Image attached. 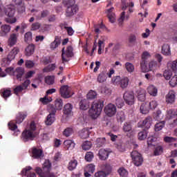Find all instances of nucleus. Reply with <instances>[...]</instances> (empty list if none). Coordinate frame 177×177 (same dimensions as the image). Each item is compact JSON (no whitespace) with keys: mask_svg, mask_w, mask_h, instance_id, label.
Wrapping results in <instances>:
<instances>
[{"mask_svg":"<svg viewBox=\"0 0 177 177\" xmlns=\"http://www.w3.org/2000/svg\"><path fill=\"white\" fill-rule=\"evenodd\" d=\"M28 116V114L26 112H19L17 113L16 117V124H20L23 123L25 118Z\"/></svg>","mask_w":177,"mask_h":177,"instance_id":"17","label":"nucleus"},{"mask_svg":"<svg viewBox=\"0 0 177 177\" xmlns=\"http://www.w3.org/2000/svg\"><path fill=\"white\" fill-rule=\"evenodd\" d=\"M129 79L127 77H124L123 78L121 79V81L120 83V87L122 89H125L126 88H127L129 85Z\"/></svg>","mask_w":177,"mask_h":177,"instance_id":"31","label":"nucleus"},{"mask_svg":"<svg viewBox=\"0 0 177 177\" xmlns=\"http://www.w3.org/2000/svg\"><path fill=\"white\" fill-rule=\"evenodd\" d=\"M122 130L124 133H130L132 131V124L130 122H124Z\"/></svg>","mask_w":177,"mask_h":177,"instance_id":"30","label":"nucleus"},{"mask_svg":"<svg viewBox=\"0 0 177 177\" xmlns=\"http://www.w3.org/2000/svg\"><path fill=\"white\" fill-rule=\"evenodd\" d=\"M169 84L171 86V88H174L177 85V75H175L174 77H172L169 82Z\"/></svg>","mask_w":177,"mask_h":177,"instance_id":"55","label":"nucleus"},{"mask_svg":"<svg viewBox=\"0 0 177 177\" xmlns=\"http://www.w3.org/2000/svg\"><path fill=\"white\" fill-rule=\"evenodd\" d=\"M161 53L164 55H170L171 53V48L169 45V44L162 45L161 48Z\"/></svg>","mask_w":177,"mask_h":177,"instance_id":"25","label":"nucleus"},{"mask_svg":"<svg viewBox=\"0 0 177 177\" xmlns=\"http://www.w3.org/2000/svg\"><path fill=\"white\" fill-rule=\"evenodd\" d=\"M60 40L59 39H57V37L55 38V41H53L50 45V48L52 50L55 49L56 48L58 47V46L60 44Z\"/></svg>","mask_w":177,"mask_h":177,"instance_id":"52","label":"nucleus"},{"mask_svg":"<svg viewBox=\"0 0 177 177\" xmlns=\"http://www.w3.org/2000/svg\"><path fill=\"white\" fill-rule=\"evenodd\" d=\"M32 167L28 166L24 169L21 171L23 176L26 177H36V174L34 171H31Z\"/></svg>","mask_w":177,"mask_h":177,"instance_id":"16","label":"nucleus"},{"mask_svg":"<svg viewBox=\"0 0 177 177\" xmlns=\"http://www.w3.org/2000/svg\"><path fill=\"white\" fill-rule=\"evenodd\" d=\"M55 121V115L52 114H48L45 120V124L46 126H51Z\"/></svg>","mask_w":177,"mask_h":177,"instance_id":"22","label":"nucleus"},{"mask_svg":"<svg viewBox=\"0 0 177 177\" xmlns=\"http://www.w3.org/2000/svg\"><path fill=\"white\" fill-rule=\"evenodd\" d=\"M115 104L118 106V109H122L123 106L124 105V102L121 97H118L115 100Z\"/></svg>","mask_w":177,"mask_h":177,"instance_id":"60","label":"nucleus"},{"mask_svg":"<svg viewBox=\"0 0 177 177\" xmlns=\"http://www.w3.org/2000/svg\"><path fill=\"white\" fill-rule=\"evenodd\" d=\"M15 73H17V79H21V77L24 75V68H17L16 69Z\"/></svg>","mask_w":177,"mask_h":177,"instance_id":"48","label":"nucleus"},{"mask_svg":"<svg viewBox=\"0 0 177 177\" xmlns=\"http://www.w3.org/2000/svg\"><path fill=\"white\" fill-rule=\"evenodd\" d=\"M92 147V143L90 141H85L83 142L82 147L84 151H88Z\"/></svg>","mask_w":177,"mask_h":177,"instance_id":"46","label":"nucleus"},{"mask_svg":"<svg viewBox=\"0 0 177 177\" xmlns=\"http://www.w3.org/2000/svg\"><path fill=\"white\" fill-rule=\"evenodd\" d=\"M60 95L62 97H64V99H68V97H71V92L67 85H64L61 87Z\"/></svg>","mask_w":177,"mask_h":177,"instance_id":"10","label":"nucleus"},{"mask_svg":"<svg viewBox=\"0 0 177 177\" xmlns=\"http://www.w3.org/2000/svg\"><path fill=\"white\" fill-rule=\"evenodd\" d=\"M165 125V121H161L155 124V131L158 132L160 131Z\"/></svg>","mask_w":177,"mask_h":177,"instance_id":"37","label":"nucleus"},{"mask_svg":"<svg viewBox=\"0 0 177 177\" xmlns=\"http://www.w3.org/2000/svg\"><path fill=\"white\" fill-rule=\"evenodd\" d=\"M75 0H63V4L66 8L75 6Z\"/></svg>","mask_w":177,"mask_h":177,"instance_id":"50","label":"nucleus"},{"mask_svg":"<svg viewBox=\"0 0 177 177\" xmlns=\"http://www.w3.org/2000/svg\"><path fill=\"white\" fill-rule=\"evenodd\" d=\"M124 100L129 106H132L135 102V95L132 91H127L124 94Z\"/></svg>","mask_w":177,"mask_h":177,"instance_id":"7","label":"nucleus"},{"mask_svg":"<svg viewBox=\"0 0 177 177\" xmlns=\"http://www.w3.org/2000/svg\"><path fill=\"white\" fill-rule=\"evenodd\" d=\"M77 165V160H71L67 166V169L68 171H72L75 169Z\"/></svg>","mask_w":177,"mask_h":177,"instance_id":"29","label":"nucleus"},{"mask_svg":"<svg viewBox=\"0 0 177 177\" xmlns=\"http://www.w3.org/2000/svg\"><path fill=\"white\" fill-rule=\"evenodd\" d=\"M121 80L122 78L120 77V76H115L113 77L112 82L115 85H119L120 84Z\"/></svg>","mask_w":177,"mask_h":177,"instance_id":"64","label":"nucleus"},{"mask_svg":"<svg viewBox=\"0 0 177 177\" xmlns=\"http://www.w3.org/2000/svg\"><path fill=\"white\" fill-rule=\"evenodd\" d=\"M95 170V166L93 164H89L86 166L85 171L93 174Z\"/></svg>","mask_w":177,"mask_h":177,"instance_id":"57","label":"nucleus"},{"mask_svg":"<svg viewBox=\"0 0 177 177\" xmlns=\"http://www.w3.org/2000/svg\"><path fill=\"white\" fill-rule=\"evenodd\" d=\"M31 151H32V158L33 159L38 160L44 156V152L41 149L34 147L31 149Z\"/></svg>","mask_w":177,"mask_h":177,"instance_id":"11","label":"nucleus"},{"mask_svg":"<svg viewBox=\"0 0 177 177\" xmlns=\"http://www.w3.org/2000/svg\"><path fill=\"white\" fill-rule=\"evenodd\" d=\"M147 135L148 131L147 129H144L140 131V133H138V140L141 141L146 140L147 138Z\"/></svg>","mask_w":177,"mask_h":177,"instance_id":"33","label":"nucleus"},{"mask_svg":"<svg viewBox=\"0 0 177 177\" xmlns=\"http://www.w3.org/2000/svg\"><path fill=\"white\" fill-rule=\"evenodd\" d=\"M114 8H111L107 10V16L111 23H114L115 21V15L113 12Z\"/></svg>","mask_w":177,"mask_h":177,"instance_id":"23","label":"nucleus"},{"mask_svg":"<svg viewBox=\"0 0 177 177\" xmlns=\"http://www.w3.org/2000/svg\"><path fill=\"white\" fill-rule=\"evenodd\" d=\"M136 39V36L133 34H131L129 37V42L131 45H135Z\"/></svg>","mask_w":177,"mask_h":177,"instance_id":"63","label":"nucleus"},{"mask_svg":"<svg viewBox=\"0 0 177 177\" xmlns=\"http://www.w3.org/2000/svg\"><path fill=\"white\" fill-rule=\"evenodd\" d=\"M80 137L84 140L87 139L89 137V132L88 129H83L80 133Z\"/></svg>","mask_w":177,"mask_h":177,"instance_id":"40","label":"nucleus"},{"mask_svg":"<svg viewBox=\"0 0 177 177\" xmlns=\"http://www.w3.org/2000/svg\"><path fill=\"white\" fill-rule=\"evenodd\" d=\"M17 43V34L12 33L10 35L8 41V44L9 46L12 47Z\"/></svg>","mask_w":177,"mask_h":177,"instance_id":"18","label":"nucleus"},{"mask_svg":"<svg viewBox=\"0 0 177 177\" xmlns=\"http://www.w3.org/2000/svg\"><path fill=\"white\" fill-rule=\"evenodd\" d=\"M126 117L123 111H120L117 114V120L119 123H122L125 121Z\"/></svg>","mask_w":177,"mask_h":177,"instance_id":"36","label":"nucleus"},{"mask_svg":"<svg viewBox=\"0 0 177 177\" xmlns=\"http://www.w3.org/2000/svg\"><path fill=\"white\" fill-rule=\"evenodd\" d=\"M102 171H104L106 176H109L112 172V167L109 163H105L102 166Z\"/></svg>","mask_w":177,"mask_h":177,"instance_id":"21","label":"nucleus"},{"mask_svg":"<svg viewBox=\"0 0 177 177\" xmlns=\"http://www.w3.org/2000/svg\"><path fill=\"white\" fill-rule=\"evenodd\" d=\"M118 172L120 174V177H128V176H129L128 171L124 167H120L118 170Z\"/></svg>","mask_w":177,"mask_h":177,"instance_id":"42","label":"nucleus"},{"mask_svg":"<svg viewBox=\"0 0 177 177\" xmlns=\"http://www.w3.org/2000/svg\"><path fill=\"white\" fill-rule=\"evenodd\" d=\"M148 93H149L151 96H157L158 89L153 85H151L148 86Z\"/></svg>","mask_w":177,"mask_h":177,"instance_id":"35","label":"nucleus"},{"mask_svg":"<svg viewBox=\"0 0 177 177\" xmlns=\"http://www.w3.org/2000/svg\"><path fill=\"white\" fill-rule=\"evenodd\" d=\"M66 8H67L66 10V16L67 17L74 15L76 13V12L78 10V8L77 6H72Z\"/></svg>","mask_w":177,"mask_h":177,"instance_id":"15","label":"nucleus"},{"mask_svg":"<svg viewBox=\"0 0 177 177\" xmlns=\"http://www.w3.org/2000/svg\"><path fill=\"white\" fill-rule=\"evenodd\" d=\"M47 110H48L49 114H52L53 115H55V114L57 113V109H56L55 105H53V104H49L48 106Z\"/></svg>","mask_w":177,"mask_h":177,"instance_id":"47","label":"nucleus"},{"mask_svg":"<svg viewBox=\"0 0 177 177\" xmlns=\"http://www.w3.org/2000/svg\"><path fill=\"white\" fill-rule=\"evenodd\" d=\"M73 48L71 46H68L66 51L64 48H62V57L64 62H68V60L67 59V58L72 57H73Z\"/></svg>","mask_w":177,"mask_h":177,"instance_id":"6","label":"nucleus"},{"mask_svg":"<svg viewBox=\"0 0 177 177\" xmlns=\"http://www.w3.org/2000/svg\"><path fill=\"white\" fill-rule=\"evenodd\" d=\"M106 72L105 71L101 72L97 77V82L100 83L104 82L106 80Z\"/></svg>","mask_w":177,"mask_h":177,"instance_id":"34","label":"nucleus"},{"mask_svg":"<svg viewBox=\"0 0 177 177\" xmlns=\"http://www.w3.org/2000/svg\"><path fill=\"white\" fill-rule=\"evenodd\" d=\"M73 110V105L70 103L66 104L64 107V114L66 115H71Z\"/></svg>","mask_w":177,"mask_h":177,"instance_id":"26","label":"nucleus"},{"mask_svg":"<svg viewBox=\"0 0 177 177\" xmlns=\"http://www.w3.org/2000/svg\"><path fill=\"white\" fill-rule=\"evenodd\" d=\"M140 111L142 114H147L149 111V109L148 107V104L143 103L141 104V106H140Z\"/></svg>","mask_w":177,"mask_h":177,"instance_id":"41","label":"nucleus"},{"mask_svg":"<svg viewBox=\"0 0 177 177\" xmlns=\"http://www.w3.org/2000/svg\"><path fill=\"white\" fill-rule=\"evenodd\" d=\"M136 96L140 102H145L146 100V90L142 88L137 89L136 91Z\"/></svg>","mask_w":177,"mask_h":177,"instance_id":"13","label":"nucleus"},{"mask_svg":"<svg viewBox=\"0 0 177 177\" xmlns=\"http://www.w3.org/2000/svg\"><path fill=\"white\" fill-rule=\"evenodd\" d=\"M176 100V92L174 91H169L165 95V102L167 104H173Z\"/></svg>","mask_w":177,"mask_h":177,"instance_id":"12","label":"nucleus"},{"mask_svg":"<svg viewBox=\"0 0 177 177\" xmlns=\"http://www.w3.org/2000/svg\"><path fill=\"white\" fill-rule=\"evenodd\" d=\"M66 26H67L66 23L61 24L60 25L61 27H64V28H65L67 30L68 35L70 36L73 35L74 33V30H73V28L71 27H66Z\"/></svg>","mask_w":177,"mask_h":177,"instance_id":"53","label":"nucleus"},{"mask_svg":"<svg viewBox=\"0 0 177 177\" xmlns=\"http://www.w3.org/2000/svg\"><path fill=\"white\" fill-rule=\"evenodd\" d=\"M73 133V128H71V127H67L63 131V136L66 138L70 137L71 136H72Z\"/></svg>","mask_w":177,"mask_h":177,"instance_id":"43","label":"nucleus"},{"mask_svg":"<svg viewBox=\"0 0 177 177\" xmlns=\"http://www.w3.org/2000/svg\"><path fill=\"white\" fill-rule=\"evenodd\" d=\"M89 107V102L87 100H82L80 102V108L81 110H87Z\"/></svg>","mask_w":177,"mask_h":177,"instance_id":"32","label":"nucleus"},{"mask_svg":"<svg viewBox=\"0 0 177 177\" xmlns=\"http://www.w3.org/2000/svg\"><path fill=\"white\" fill-rule=\"evenodd\" d=\"M97 97V93L94 91L91 90L87 94V98L89 100H92L93 99H95Z\"/></svg>","mask_w":177,"mask_h":177,"instance_id":"59","label":"nucleus"},{"mask_svg":"<svg viewBox=\"0 0 177 177\" xmlns=\"http://www.w3.org/2000/svg\"><path fill=\"white\" fill-rule=\"evenodd\" d=\"M104 113L109 118L113 117L117 113L116 106L113 104H109L104 107Z\"/></svg>","mask_w":177,"mask_h":177,"instance_id":"8","label":"nucleus"},{"mask_svg":"<svg viewBox=\"0 0 177 177\" xmlns=\"http://www.w3.org/2000/svg\"><path fill=\"white\" fill-rule=\"evenodd\" d=\"M19 48H15L7 56V59L8 61H12L13 59H15V58L16 57V55H17V53H19Z\"/></svg>","mask_w":177,"mask_h":177,"instance_id":"24","label":"nucleus"},{"mask_svg":"<svg viewBox=\"0 0 177 177\" xmlns=\"http://www.w3.org/2000/svg\"><path fill=\"white\" fill-rule=\"evenodd\" d=\"M55 107L57 110H62L63 106V101L60 98H57L55 101Z\"/></svg>","mask_w":177,"mask_h":177,"instance_id":"38","label":"nucleus"},{"mask_svg":"<svg viewBox=\"0 0 177 177\" xmlns=\"http://www.w3.org/2000/svg\"><path fill=\"white\" fill-rule=\"evenodd\" d=\"M55 77L54 76H46L45 77V82L49 85L53 84L54 83Z\"/></svg>","mask_w":177,"mask_h":177,"instance_id":"61","label":"nucleus"},{"mask_svg":"<svg viewBox=\"0 0 177 177\" xmlns=\"http://www.w3.org/2000/svg\"><path fill=\"white\" fill-rule=\"evenodd\" d=\"M150 57V54L145 51L144 53H142V55L141 56V58L142 59V61H141L140 65H141V68H144L146 67V59Z\"/></svg>","mask_w":177,"mask_h":177,"instance_id":"27","label":"nucleus"},{"mask_svg":"<svg viewBox=\"0 0 177 177\" xmlns=\"http://www.w3.org/2000/svg\"><path fill=\"white\" fill-rule=\"evenodd\" d=\"M166 120H173L172 122L170 123L171 127H176L177 126V111L174 109H169L167 111Z\"/></svg>","mask_w":177,"mask_h":177,"instance_id":"4","label":"nucleus"},{"mask_svg":"<svg viewBox=\"0 0 177 177\" xmlns=\"http://www.w3.org/2000/svg\"><path fill=\"white\" fill-rule=\"evenodd\" d=\"M51 170V163L50 161H46L44 163V171L46 172L44 177H57V176L52 172H50Z\"/></svg>","mask_w":177,"mask_h":177,"instance_id":"9","label":"nucleus"},{"mask_svg":"<svg viewBox=\"0 0 177 177\" xmlns=\"http://www.w3.org/2000/svg\"><path fill=\"white\" fill-rule=\"evenodd\" d=\"M35 171L36 172L37 174H38L40 177H44L45 174H46V171H44V165H43V170L39 167H37L35 169Z\"/></svg>","mask_w":177,"mask_h":177,"instance_id":"56","label":"nucleus"},{"mask_svg":"<svg viewBox=\"0 0 177 177\" xmlns=\"http://www.w3.org/2000/svg\"><path fill=\"white\" fill-rule=\"evenodd\" d=\"M10 32V26L9 25H3L1 27L0 36L6 37L8 35V33Z\"/></svg>","mask_w":177,"mask_h":177,"instance_id":"20","label":"nucleus"},{"mask_svg":"<svg viewBox=\"0 0 177 177\" xmlns=\"http://www.w3.org/2000/svg\"><path fill=\"white\" fill-rule=\"evenodd\" d=\"M24 91V88H23L22 85H17L14 88L13 91L15 95H19V93H21Z\"/></svg>","mask_w":177,"mask_h":177,"instance_id":"49","label":"nucleus"},{"mask_svg":"<svg viewBox=\"0 0 177 177\" xmlns=\"http://www.w3.org/2000/svg\"><path fill=\"white\" fill-rule=\"evenodd\" d=\"M35 45L34 44H30L28 46V47L25 50V54L26 56H30L32 55L35 52Z\"/></svg>","mask_w":177,"mask_h":177,"instance_id":"28","label":"nucleus"},{"mask_svg":"<svg viewBox=\"0 0 177 177\" xmlns=\"http://www.w3.org/2000/svg\"><path fill=\"white\" fill-rule=\"evenodd\" d=\"M16 13V9L15 7L10 6L6 8L5 15H8L9 18L6 19V21L8 24H15L17 21V19L15 17Z\"/></svg>","mask_w":177,"mask_h":177,"instance_id":"3","label":"nucleus"},{"mask_svg":"<svg viewBox=\"0 0 177 177\" xmlns=\"http://www.w3.org/2000/svg\"><path fill=\"white\" fill-rule=\"evenodd\" d=\"M32 39V35L31 32H28L24 35V41L30 43Z\"/></svg>","mask_w":177,"mask_h":177,"instance_id":"54","label":"nucleus"},{"mask_svg":"<svg viewBox=\"0 0 177 177\" xmlns=\"http://www.w3.org/2000/svg\"><path fill=\"white\" fill-rule=\"evenodd\" d=\"M93 158H94V154L93 152L91 151L86 152L85 155V160L86 162H91L93 160Z\"/></svg>","mask_w":177,"mask_h":177,"instance_id":"51","label":"nucleus"},{"mask_svg":"<svg viewBox=\"0 0 177 177\" xmlns=\"http://www.w3.org/2000/svg\"><path fill=\"white\" fill-rule=\"evenodd\" d=\"M131 156L133 159L134 165H136L137 167H140L142 165V164L143 162V158H142L140 153H139L136 150H134L131 152Z\"/></svg>","mask_w":177,"mask_h":177,"instance_id":"5","label":"nucleus"},{"mask_svg":"<svg viewBox=\"0 0 177 177\" xmlns=\"http://www.w3.org/2000/svg\"><path fill=\"white\" fill-rule=\"evenodd\" d=\"M104 101L103 100H99L93 103L92 106L89 110V115L93 119H97L100 114H101V111H102L104 107Z\"/></svg>","mask_w":177,"mask_h":177,"instance_id":"2","label":"nucleus"},{"mask_svg":"<svg viewBox=\"0 0 177 177\" xmlns=\"http://www.w3.org/2000/svg\"><path fill=\"white\" fill-rule=\"evenodd\" d=\"M152 121L153 120L151 117H147L141 123V124H138V127L141 128H145V129L148 130L151 126Z\"/></svg>","mask_w":177,"mask_h":177,"instance_id":"14","label":"nucleus"},{"mask_svg":"<svg viewBox=\"0 0 177 177\" xmlns=\"http://www.w3.org/2000/svg\"><path fill=\"white\" fill-rule=\"evenodd\" d=\"M106 143L105 138H99L96 140L97 147L100 148L102 147Z\"/></svg>","mask_w":177,"mask_h":177,"instance_id":"44","label":"nucleus"},{"mask_svg":"<svg viewBox=\"0 0 177 177\" xmlns=\"http://www.w3.org/2000/svg\"><path fill=\"white\" fill-rule=\"evenodd\" d=\"M125 68L127 71L130 73H133L135 71L134 65L130 62H127L125 64Z\"/></svg>","mask_w":177,"mask_h":177,"instance_id":"45","label":"nucleus"},{"mask_svg":"<svg viewBox=\"0 0 177 177\" xmlns=\"http://www.w3.org/2000/svg\"><path fill=\"white\" fill-rule=\"evenodd\" d=\"M64 145L67 149L69 148H73L75 145L74 142L71 140H65Z\"/></svg>","mask_w":177,"mask_h":177,"instance_id":"58","label":"nucleus"},{"mask_svg":"<svg viewBox=\"0 0 177 177\" xmlns=\"http://www.w3.org/2000/svg\"><path fill=\"white\" fill-rule=\"evenodd\" d=\"M36 130V125L34 121H32L30 124L29 129H25L21 133V140L24 142H28L29 141H32L35 137L36 134L35 131Z\"/></svg>","mask_w":177,"mask_h":177,"instance_id":"1","label":"nucleus"},{"mask_svg":"<svg viewBox=\"0 0 177 177\" xmlns=\"http://www.w3.org/2000/svg\"><path fill=\"white\" fill-rule=\"evenodd\" d=\"M55 69V64H50L48 66L45 67L43 69V71L44 72H50V71H54Z\"/></svg>","mask_w":177,"mask_h":177,"instance_id":"62","label":"nucleus"},{"mask_svg":"<svg viewBox=\"0 0 177 177\" xmlns=\"http://www.w3.org/2000/svg\"><path fill=\"white\" fill-rule=\"evenodd\" d=\"M109 156V152L108 151H106V149H101L99 151V158L101 160L104 161V160H107Z\"/></svg>","mask_w":177,"mask_h":177,"instance_id":"19","label":"nucleus"},{"mask_svg":"<svg viewBox=\"0 0 177 177\" xmlns=\"http://www.w3.org/2000/svg\"><path fill=\"white\" fill-rule=\"evenodd\" d=\"M1 96L3 99H8L10 96H12V91L9 89H3L1 91Z\"/></svg>","mask_w":177,"mask_h":177,"instance_id":"39","label":"nucleus"}]
</instances>
